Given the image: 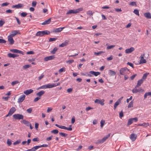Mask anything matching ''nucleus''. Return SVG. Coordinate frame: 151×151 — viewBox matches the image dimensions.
I'll return each instance as SVG.
<instances>
[{
    "mask_svg": "<svg viewBox=\"0 0 151 151\" xmlns=\"http://www.w3.org/2000/svg\"><path fill=\"white\" fill-rule=\"evenodd\" d=\"M21 122L26 125L27 126H29L30 123L25 120H23L21 121Z\"/></svg>",
    "mask_w": 151,
    "mask_h": 151,
    "instance_id": "obj_22",
    "label": "nucleus"
},
{
    "mask_svg": "<svg viewBox=\"0 0 151 151\" xmlns=\"http://www.w3.org/2000/svg\"><path fill=\"white\" fill-rule=\"evenodd\" d=\"M9 4V3L7 2L1 4V6H7V5H8Z\"/></svg>",
    "mask_w": 151,
    "mask_h": 151,
    "instance_id": "obj_48",
    "label": "nucleus"
},
{
    "mask_svg": "<svg viewBox=\"0 0 151 151\" xmlns=\"http://www.w3.org/2000/svg\"><path fill=\"white\" fill-rule=\"evenodd\" d=\"M149 125V124L148 123H144L142 124H139V126H143L145 127H147V126Z\"/></svg>",
    "mask_w": 151,
    "mask_h": 151,
    "instance_id": "obj_42",
    "label": "nucleus"
},
{
    "mask_svg": "<svg viewBox=\"0 0 151 151\" xmlns=\"http://www.w3.org/2000/svg\"><path fill=\"white\" fill-rule=\"evenodd\" d=\"M89 73L95 76H97L100 74V73L99 72H95L93 71H90L89 72Z\"/></svg>",
    "mask_w": 151,
    "mask_h": 151,
    "instance_id": "obj_18",
    "label": "nucleus"
},
{
    "mask_svg": "<svg viewBox=\"0 0 151 151\" xmlns=\"http://www.w3.org/2000/svg\"><path fill=\"white\" fill-rule=\"evenodd\" d=\"M58 49L57 47H55L52 51H50V53L52 54H54L58 50Z\"/></svg>",
    "mask_w": 151,
    "mask_h": 151,
    "instance_id": "obj_24",
    "label": "nucleus"
},
{
    "mask_svg": "<svg viewBox=\"0 0 151 151\" xmlns=\"http://www.w3.org/2000/svg\"><path fill=\"white\" fill-rule=\"evenodd\" d=\"M129 5L132 6H137L136 2L135 1H132L131 2L129 3Z\"/></svg>",
    "mask_w": 151,
    "mask_h": 151,
    "instance_id": "obj_46",
    "label": "nucleus"
},
{
    "mask_svg": "<svg viewBox=\"0 0 151 151\" xmlns=\"http://www.w3.org/2000/svg\"><path fill=\"white\" fill-rule=\"evenodd\" d=\"M31 66V65H25L23 66V69L25 70L30 67Z\"/></svg>",
    "mask_w": 151,
    "mask_h": 151,
    "instance_id": "obj_31",
    "label": "nucleus"
},
{
    "mask_svg": "<svg viewBox=\"0 0 151 151\" xmlns=\"http://www.w3.org/2000/svg\"><path fill=\"white\" fill-rule=\"evenodd\" d=\"M133 122L132 120V118L129 119L128 120L127 126H129V125L131 124Z\"/></svg>",
    "mask_w": 151,
    "mask_h": 151,
    "instance_id": "obj_27",
    "label": "nucleus"
},
{
    "mask_svg": "<svg viewBox=\"0 0 151 151\" xmlns=\"http://www.w3.org/2000/svg\"><path fill=\"white\" fill-rule=\"evenodd\" d=\"M47 35V31L45 30L37 32L36 34V36H42L45 35Z\"/></svg>",
    "mask_w": 151,
    "mask_h": 151,
    "instance_id": "obj_3",
    "label": "nucleus"
},
{
    "mask_svg": "<svg viewBox=\"0 0 151 151\" xmlns=\"http://www.w3.org/2000/svg\"><path fill=\"white\" fill-rule=\"evenodd\" d=\"M37 2L35 1H33L32 3V6L33 7H35L36 6Z\"/></svg>",
    "mask_w": 151,
    "mask_h": 151,
    "instance_id": "obj_63",
    "label": "nucleus"
},
{
    "mask_svg": "<svg viewBox=\"0 0 151 151\" xmlns=\"http://www.w3.org/2000/svg\"><path fill=\"white\" fill-rule=\"evenodd\" d=\"M26 151H35L34 147H32L31 149L27 150Z\"/></svg>",
    "mask_w": 151,
    "mask_h": 151,
    "instance_id": "obj_64",
    "label": "nucleus"
},
{
    "mask_svg": "<svg viewBox=\"0 0 151 151\" xmlns=\"http://www.w3.org/2000/svg\"><path fill=\"white\" fill-rule=\"evenodd\" d=\"M5 23V22L4 21L1 20L0 21V27H2Z\"/></svg>",
    "mask_w": 151,
    "mask_h": 151,
    "instance_id": "obj_51",
    "label": "nucleus"
},
{
    "mask_svg": "<svg viewBox=\"0 0 151 151\" xmlns=\"http://www.w3.org/2000/svg\"><path fill=\"white\" fill-rule=\"evenodd\" d=\"M6 13H12L13 12V11L11 9H8L6 10Z\"/></svg>",
    "mask_w": 151,
    "mask_h": 151,
    "instance_id": "obj_59",
    "label": "nucleus"
},
{
    "mask_svg": "<svg viewBox=\"0 0 151 151\" xmlns=\"http://www.w3.org/2000/svg\"><path fill=\"white\" fill-rule=\"evenodd\" d=\"M32 109L31 108H30L29 109H27V112L29 113H31L32 111Z\"/></svg>",
    "mask_w": 151,
    "mask_h": 151,
    "instance_id": "obj_52",
    "label": "nucleus"
},
{
    "mask_svg": "<svg viewBox=\"0 0 151 151\" xmlns=\"http://www.w3.org/2000/svg\"><path fill=\"white\" fill-rule=\"evenodd\" d=\"M119 117L121 118L124 116L123 112L122 111V110L121 112L119 113Z\"/></svg>",
    "mask_w": 151,
    "mask_h": 151,
    "instance_id": "obj_53",
    "label": "nucleus"
},
{
    "mask_svg": "<svg viewBox=\"0 0 151 151\" xmlns=\"http://www.w3.org/2000/svg\"><path fill=\"white\" fill-rule=\"evenodd\" d=\"M87 14L88 15H92L93 13H92V11H87Z\"/></svg>",
    "mask_w": 151,
    "mask_h": 151,
    "instance_id": "obj_50",
    "label": "nucleus"
},
{
    "mask_svg": "<svg viewBox=\"0 0 151 151\" xmlns=\"http://www.w3.org/2000/svg\"><path fill=\"white\" fill-rule=\"evenodd\" d=\"M132 120L133 122H137L138 121V118L137 117L134 118H132Z\"/></svg>",
    "mask_w": 151,
    "mask_h": 151,
    "instance_id": "obj_56",
    "label": "nucleus"
},
{
    "mask_svg": "<svg viewBox=\"0 0 151 151\" xmlns=\"http://www.w3.org/2000/svg\"><path fill=\"white\" fill-rule=\"evenodd\" d=\"M57 38L54 37V38H50L49 40V42H50L52 41H55L56 40Z\"/></svg>",
    "mask_w": 151,
    "mask_h": 151,
    "instance_id": "obj_43",
    "label": "nucleus"
},
{
    "mask_svg": "<svg viewBox=\"0 0 151 151\" xmlns=\"http://www.w3.org/2000/svg\"><path fill=\"white\" fill-rule=\"evenodd\" d=\"M34 54V52L33 51H28L27 52V55L33 54Z\"/></svg>",
    "mask_w": 151,
    "mask_h": 151,
    "instance_id": "obj_54",
    "label": "nucleus"
},
{
    "mask_svg": "<svg viewBox=\"0 0 151 151\" xmlns=\"http://www.w3.org/2000/svg\"><path fill=\"white\" fill-rule=\"evenodd\" d=\"M148 96H151V92L146 93L144 94V99L146 98Z\"/></svg>",
    "mask_w": 151,
    "mask_h": 151,
    "instance_id": "obj_28",
    "label": "nucleus"
},
{
    "mask_svg": "<svg viewBox=\"0 0 151 151\" xmlns=\"http://www.w3.org/2000/svg\"><path fill=\"white\" fill-rule=\"evenodd\" d=\"M41 97H37L36 98H35L34 99V101L36 102L38 101L40 99Z\"/></svg>",
    "mask_w": 151,
    "mask_h": 151,
    "instance_id": "obj_62",
    "label": "nucleus"
},
{
    "mask_svg": "<svg viewBox=\"0 0 151 151\" xmlns=\"http://www.w3.org/2000/svg\"><path fill=\"white\" fill-rule=\"evenodd\" d=\"M127 64L129 65L131 67H132V68H134L133 64L132 63H131L128 62Z\"/></svg>",
    "mask_w": 151,
    "mask_h": 151,
    "instance_id": "obj_60",
    "label": "nucleus"
},
{
    "mask_svg": "<svg viewBox=\"0 0 151 151\" xmlns=\"http://www.w3.org/2000/svg\"><path fill=\"white\" fill-rule=\"evenodd\" d=\"M58 132V131L57 129H55L51 131V133L54 134H57Z\"/></svg>",
    "mask_w": 151,
    "mask_h": 151,
    "instance_id": "obj_34",
    "label": "nucleus"
},
{
    "mask_svg": "<svg viewBox=\"0 0 151 151\" xmlns=\"http://www.w3.org/2000/svg\"><path fill=\"white\" fill-rule=\"evenodd\" d=\"M10 51L12 52L20 53L22 54L23 55H24V53L23 52L16 49H12Z\"/></svg>",
    "mask_w": 151,
    "mask_h": 151,
    "instance_id": "obj_7",
    "label": "nucleus"
},
{
    "mask_svg": "<svg viewBox=\"0 0 151 151\" xmlns=\"http://www.w3.org/2000/svg\"><path fill=\"white\" fill-rule=\"evenodd\" d=\"M143 80L142 79H141L137 81V85L136 86V88H138L140 86L141 84L143 83Z\"/></svg>",
    "mask_w": 151,
    "mask_h": 151,
    "instance_id": "obj_19",
    "label": "nucleus"
},
{
    "mask_svg": "<svg viewBox=\"0 0 151 151\" xmlns=\"http://www.w3.org/2000/svg\"><path fill=\"white\" fill-rule=\"evenodd\" d=\"M21 142V140H18L13 143V145H16L18 144H19Z\"/></svg>",
    "mask_w": 151,
    "mask_h": 151,
    "instance_id": "obj_44",
    "label": "nucleus"
},
{
    "mask_svg": "<svg viewBox=\"0 0 151 151\" xmlns=\"http://www.w3.org/2000/svg\"><path fill=\"white\" fill-rule=\"evenodd\" d=\"M104 99H96L94 101V102L96 104H100L102 106H103L104 104Z\"/></svg>",
    "mask_w": 151,
    "mask_h": 151,
    "instance_id": "obj_4",
    "label": "nucleus"
},
{
    "mask_svg": "<svg viewBox=\"0 0 151 151\" xmlns=\"http://www.w3.org/2000/svg\"><path fill=\"white\" fill-rule=\"evenodd\" d=\"M137 76V74H135L132 76H131L130 77V79L131 80H133L134 79V78H135V77Z\"/></svg>",
    "mask_w": 151,
    "mask_h": 151,
    "instance_id": "obj_58",
    "label": "nucleus"
},
{
    "mask_svg": "<svg viewBox=\"0 0 151 151\" xmlns=\"http://www.w3.org/2000/svg\"><path fill=\"white\" fill-rule=\"evenodd\" d=\"M83 10L82 8H80L76 9L70 10L66 14L68 15L71 14H76L79 13Z\"/></svg>",
    "mask_w": 151,
    "mask_h": 151,
    "instance_id": "obj_1",
    "label": "nucleus"
},
{
    "mask_svg": "<svg viewBox=\"0 0 151 151\" xmlns=\"http://www.w3.org/2000/svg\"><path fill=\"white\" fill-rule=\"evenodd\" d=\"M109 74L111 76H114L116 74V73L115 71L111 70H109Z\"/></svg>",
    "mask_w": 151,
    "mask_h": 151,
    "instance_id": "obj_23",
    "label": "nucleus"
},
{
    "mask_svg": "<svg viewBox=\"0 0 151 151\" xmlns=\"http://www.w3.org/2000/svg\"><path fill=\"white\" fill-rule=\"evenodd\" d=\"M75 121V117L74 116H73L71 119V123L73 124Z\"/></svg>",
    "mask_w": 151,
    "mask_h": 151,
    "instance_id": "obj_57",
    "label": "nucleus"
},
{
    "mask_svg": "<svg viewBox=\"0 0 151 151\" xmlns=\"http://www.w3.org/2000/svg\"><path fill=\"white\" fill-rule=\"evenodd\" d=\"M133 13L138 16H139V14L138 10L137 9H134L133 11Z\"/></svg>",
    "mask_w": 151,
    "mask_h": 151,
    "instance_id": "obj_36",
    "label": "nucleus"
},
{
    "mask_svg": "<svg viewBox=\"0 0 151 151\" xmlns=\"http://www.w3.org/2000/svg\"><path fill=\"white\" fill-rule=\"evenodd\" d=\"M105 52H104V51H99L97 52H94V53L95 55H100L102 53H104Z\"/></svg>",
    "mask_w": 151,
    "mask_h": 151,
    "instance_id": "obj_32",
    "label": "nucleus"
},
{
    "mask_svg": "<svg viewBox=\"0 0 151 151\" xmlns=\"http://www.w3.org/2000/svg\"><path fill=\"white\" fill-rule=\"evenodd\" d=\"M23 5L21 4H18L14 5H13L12 6V8H16L17 9H19L23 7Z\"/></svg>",
    "mask_w": 151,
    "mask_h": 151,
    "instance_id": "obj_16",
    "label": "nucleus"
},
{
    "mask_svg": "<svg viewBox=\"0 0 151 151\" xmlns=\"http://www.w3.org/2000/svg\"><path fill=\"white\" fill-rule=\"evenodd\" d=\"M55 58V56L54 55H51L48 57V60H52Z\"/></svg>",
    "mask_w": 151,
    "mask_h": 151,
    "instance_id": "obj_38",
    "label": "nucleus"
},
{
    "mask_svg": "<svg viewBox=\"0 0 151 151\" xmlns=\"http://www.w3.org/2000/svg\"><path fill=\"white\" fill-rule=\"evenodd\" d=\"M19 56V55L16 54H12L11 53H9L8 54V56L10 58H14L16 57H17Z\"/></svg>",
    "mask_w": 151,
    "mask_h": 151,
    "instance_id": "obj_14",
    "label": "nucleus"
},
{
    "mask_svg": "<svg viewBox=\"0 0 151 151\" xmlns=\"http://www.w3.org/2000/svg\"><path fill=\"white\" fill-rule=\"evenodd\" d=\"M59 134L60 135L64 137H66V136H67L68 135L67 134H65L62 132H59Z\"/></svg>",
    "mask_w": 151,
    "mask_h": 151,
    "instance_id": "obj_45",
    "label": "nucleus"
},
{
    "mask_svg": "<svg viewBox=\"0 0 151 151\" xmlns=\"http://www.w3.org/2000/svg\"><path fill=\"white\" fill-rule=\"evenodd\" d=\"M44 93L45 91L43 90H42L37 93L36 94V95L38 97H40Z\"/></svg>",
    "mask_w": 151,
    "mask_h": 151,
    "instance_id": "obj_21",
    "label": "nucleus"
},
{
    "mask_svg": "<svg viewBox=\"0 0 151 151\" xmlns=\"http://www.w3.org/2000/svg\"><path fill=\"white\" fill-rule=\"evenodd\" d=\"M6 41L3 39H0V43H5Z\"/></svg>",
    "mask_w": 151,
    "mask_h": 151,
    "instance_id": "obj_55",
    "label": "nucleus"
},
{
    "mask_svg": "<svg viewBox=\"0 0 151 151\" xmlns=\"http://www.w3.org/2000/svg\"><path fill=\"white\" fill-rule=\"evenodd\" d=\"M81 75L82 76H89V77H91L92 76L90 74H89L87 72H86V73H81Z\"/></svg>",
    "mask_w": 151,
    "mask_h": 151,
    "instance_id": "obj_29",
    "label": "nucleus"
},
{
    "mask_svg": "<svg viewBox=\"0 0 151 151\" xmlns=\"http://www.w3.org/2000/svg\"><path fill=\"white\" fill-rule=\"evenodd\" d=\"M128 71H129V70L126 68H121L120 70V74L121 75H124V73L126 72L127 70Z\"/></svg>",
    "mask_w": 151,
    "mask_h": 151,
    "instance_id": "obj_6",
    "label": "nucleus"
},
{
    "mask_svg": "<svg viewBox=\"0 0 151 151\" xmlns=\"http://www.w3.org/2000/svg\"><path fill=\"white\" fill-rule=\"evenodd\" d=\"M105 123V121L104 120H102L100 122L101 124V128H102L103 126L104 125V124Z\"/></svg>",
    "mask_w": 151,
    "mask_h": 151,
    "instance_id": "obj_39",
    "label": "nucleus"
},
{
    "mask_svg": "<svg viewBox=\"0 0 151 151\" xmlns=\"http://www.w3.org/2000/svg\"><path fill=\"white\" fill-rule=\"evenodd\" d=\"M55 87V85L54 84H48V88H52Z\"/></svg>",
    "mask_w": 151,
    "mask_h": 151,
    "instance_id": "obj_41",
    "label": "nucleus"
},
{
    "mask_svg": "<svg viewBox=\"0 0 151 151\" xmlns=\"http://www.w3.org/2000/svg\"><path fill=\"white\" fill-rule=\"evenodd\" d=\"M137 136L134 133L132 134L130 136V138L133 141H134L137 139Z\"/></svg>",
    "mask_w": 151,
    "mask_h": 151,
    "instance_id": "obj_12",
    "label": "nucleus"
},
{
    "mask_svg": "<svg viewBox=\"0 0 151 151\" xmlns=\"http://www.w3.org/2000/svg\"><path fill=\"white\" fill-rule=\"evenodd\" d=\"M69 41L68 40H66L64 42L62 43L59 45V47H63L67 46L68 44Z\"/></svg>",
    "mask_w": 151,
    "mask_h": 151,
    "instance_id": "obj_11",
    "label": "nucleus"
},
{
    "mask_svg": "<svg viewBox=\"0 0 151 151\" xmlns=\"http://www.w3.org/2000/svg\"><path fill=\"white\" fill-rule=\"evenodd\" d=\"M25 96V95L24 94L21 95L18 99V102L19 103L22 102L24 100Z\"/></svg>",
    "mask_w": 151,
    "mask_h": 151,
    "instance_id": "obj_8",
    "label": "nucleus"
},
{
    "mask_svg": "<svg viewBox=\"0 0 151 151\" xmlns=\"http://www.w3.org/2000/svg\"><path fill=\"white\" fill-rule=\"evenodd\" d=\"M27 13L26 12H23L21 14V16L22 17H26L27 15Z\"/></svg>",
    "mask_w": 151,
    "mask_h": 151,
    "instance_id": "obj_40",
    "label": "nucleus"
},
{
    "mask_svg": "<svg viewBox=\"0 0 151 151\" xmlns=\"http://www.w3.org/2000/svg\"><path fill=\"white\" fill-rule=\"evenodd\" d=\"M18 34H20V33H19V30H14L11 32V34L9 35L12 37H14Z\"/></svg>",
    "mask_w": 151,
    "mask_h": 151,
    "instance_id": "obj_13",
    "label": "nucleus"
},
{
    "mask_svg": "<svg viewBox=\"0 0 151 151\" xmlns=\"http://www.w3.org/2000/svg\"><path fill=\"white\" fill-rule=\"evenodd\" d=\"M146 60L145 59H144L143 57L142 58H141L139 62L140 64L145 63H146Z\"/></svg>",
    "mask_w": 151,
    "mask_h": 151,
    "instance_id": "obj_25",
    "label": "nucleus"
},
{
    "mask_svg": "<svg viewBox=\"0 0 151 151\" xmlns=\"http://www.w3.org/2000/svg\"><path fill=\"white\" fill-rule=\"evenodd\" d=\"M19 83V82L18 81H12L11 83V84L12 86H14L15 85Z\"/></svg>",
    "mask_w": 151,
    "mask_h": 151,
    "instance_id": "obj_37",
    "label": "nucleus"
},
{
    "mask_svg": "<svg viewBox=\"0 0 151 151\" xmlns=\"http://www.w3.org/2000/svg\"><path fill=\"white\" fill-rule=\"evenodd\" d=\"M16 109L14 107H12L9 110L8 113L6 115V116L7 117L9 116H10L11 115H12L16 111Z\"/></svg>",
    "mask_w": 151,
    "mask_h": 151,
    "instance_id": "obj_5",
    "label": "nucleus"
},
{
    "mask_svg": "<svg viewBox=\"0 0 151 151\" xmlns=\"http://www.w3.org/2000/svg\"><path fill=\"white\" fill-rule=\"evenodd\" d=\"M135 49L133 47H131L130 48L127 49L125 50V52L126 53L129 54L133 51Z\"/></svg>",
    "mask_w": 151,
    "mask_h": 151,
    "instance_id": "obj_10",
    "label": "nucleus"
},
{
    "mask_svg": "<svg viewBox=\"0 0 151 151\" xmlns=\"http://www.w3.org/2000/svg\"><path fill=\"white\" fill-rule=\"evenodd\" d=\"M144 16L147 19H151V14L150 12H147L145 13Z\"/></svg>",
    "mask_w": 151,
    "mask_h": 151,
    "instance_id": "obj_20",
    "label": "nucleus"
},
{
    "mask_svg": "<svg viewBox=\"0 0 151 151\" xmlns=\"http://www.w3.org/2000/svg\"><path fill=\"white\" fill-rule=\"evenodd\" d=\"M115 47V45H111L110 46H108L106 47V49L109 50L111 49L112 48L114 47Z\"/></svg>",
    "mask_w": 151,
    "mask_h": 151,
    "instance_id": "obj_47",
    "label": "nucleus"
},
{
    "mask_svg": "<svg viewBox=\"0 0 151 151\" xmlns=\"http://www.w3.org/2000/svg\"><path fill=\"white\" fill-rule=\"evenodd\" d=\"M65 27H60L58 28H55L53 29V32H59L61 31Z\"/></svg>",
    "mask_w": 151,
    "mask_h": 151,
    "instance_id": "obj_17",
    "label": "nucleus"
},
{
    "mask_svg": "<svg viewBox=\"0 0 151 151\" xmlns=\"http://www.w3.org/2000/svg\"><path fill=\"white\" fill-rule=\"evenodd\" d=\"M137 88L135 87V88H133L132 90V92L133 93H136L137 92H139L140 91V90H139V89H137Z\"/></svg>",
    "mask_w": 151,
    "mask_h": 151,
    "instance_id": "obj_26",
    "label": "nucleus"
},
{
    "mask_svg": "<svg viewBox=\"0 0 151 151\" xmlns=\"http://www.w3.org/2000/svg\"><path fill=\"white\" fill-rule=\"evenodd\" d=\"M12 37L9 35L8 36V41L9 42V43L10 45L13 44L14 42V40Z\"/></svg>",
    "mask_w": 151,
    "mask_h": 151,
    "instance_id": "obj_9",
    "label": "nucleus"
},
{
    "mask_svg": "<svg viewBox=\"0 0 151 151\" xmlns=\"http://www.w3.org/2000/svg\"><path fill=\"white\" fill-rule=\"evenodd\" d=\"M133 101H131L129 104L128 106V108H130L132 107L133 106Z\"/></svg>",
    "mask_w": 151,
    "mask_h": 151,
    "instance_id": "obj_35",
    "label": "nucleus"
},
{
    "mask_svg": "<svg viewBox=\"0 0 151 151\" xmlns=\"http://www.w3.org/2000/svg\"><path fill=\"white\" fill-rule=\"evenodd\" d=\"M120 103L117 101L115 103L114 105V109L115 110L116 109V107Z\"/></svg>",
    "mask_w": 151,
    "mask_h": 151,
    "instance_id": "obj_33",
    "label": "nucleus"
},
{
    "mask_svg": "<svg viewBox=\"0 0 151 151\" xmlns=\"http://www.w3.org/2000/svg\"><path fill=\"white\" fill-rule=\"evenodd\" d=\"M74 61V60H70L67 61L66 62L67 63H68L70 64H71L72 63H73V62Z\"/></svg>",
    "mask_w": 151,
    "mask_h": 151,
    "instance_id": "obj_61",
    "label": "nucleus"
},
{
    "mask_svg": "<svg viewBox=\"0 0 151 151\" xmlns=\"http://www.w3.org/2000/svg\"><path fill=\"white\" fill-rule=\"evenodd\" d=\"M149 74V73H146L144 74L141 79H142L143 80H145L146 78L147 75Z\"/></svg>",
    "mask_w": 151,
    "mask_h": 151,
    "instance_id": "obj_30",
    "label": "nucleus"
},
{
    "mask_svg": "<svg viewBox=\"0 0 151 151\" xmlns=\"http://www.w3.org/2000/svg\"><path fill=\"white\" fill-rule=\"evenodd\" d=\"M7 143L9 146L11 145L12 144L11 140L9 139H8L7 140Z\"/></svg>",
    "mask_w": 151,
    "mask_h": 151,
    "instance_id": "obj_49",
    "label": "nucleus"
},
{
    "mask_svg": "<svg viewBox=\"0 0 151 151\" xmlns=\"http://www.w3.org/2000/svg\"><path fill=\"white\" fill-rule=\"evenodd\" d=\"M13 118L15 119L20 120L23 118V116L21 114H15L13 115Z\"/></svg>",
    "mask_w": 151,
    "mask_h": 151,
    "instance_id": "obj_2",
    "label": "nucleus"
},
{
    "mask_svg": "<svg viewBox=\"0 0 151 151\" xmlns=\"http://www.w3.org/2000/svg\"><path fill=\"white\" fill-rule=\"evenodd\" d=\"M33 91V90L32 89H29L27 90L24 92V93L26 95H28L32 93Z\"/></svg>",
    "mask_w": 151,
    "mask_h": 151,
    "instance_id": "obj_15",
    "label": "nucleus"
}]
</instances>
